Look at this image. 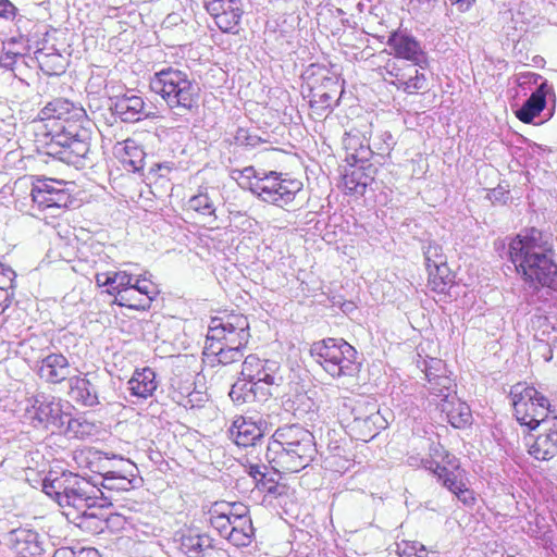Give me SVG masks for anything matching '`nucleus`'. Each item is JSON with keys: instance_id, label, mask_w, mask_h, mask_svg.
<instances>
[{"instance_id": "603ef678", "label": "nucleus", "mask_w": 557, "mask_h": 557, "mask_svg": "<svg viewBox=\"0 0 557 557\" xmlns=\"http://www.w3.org/2000/svg\"><path fill=\"white\" fill-rule=\"evenodd\" d=\"M13 293L5 287H0V314L11 305Z\"/></svg>"}, {"instance_id": "c03bdc74", "label": "nucleus", "mask_w": 557, "mask_h": 557, "mask_svg": "<svg viewBox=\"0 0 557 557\" xmlns=\"http://www.w3.org/2000/svg\"><path fill=\"white\" fill-rule=\"evenodd\" d=\"M260 136L250 131L239 127L234 136V143L237 146L246 147V148H255L260 144L264 143Z\"/></svg>"}, {"instance_id": "20e7f679", "label": "nucleus", "mask_w": 557, "mask_h": 557, "mask_svg": "<svg viewBox=\"0 0 557 557\" xmlns=\"http://www.w3.org/2000/svg\"><path fill=\"white\" fill-rule=\"evenodd\" d=\"M42 492L54 499L60 507L66 509L64 515L74 513L84 516L91 507H103L111 504L112 496L91 484L85 478L72 472H63L61 475L48 476L42 481Z\"/></svg>"}, {"instance_id": "cd10ccee", "label": "nucleus", "mask_w": 557, "mask_h": 557, "mask_svg": "<svg viewBox=\"0 0 557 557\" xmlns=\"http://www.w3.org/2000/svg\"><path fill=\"white\" fill-rule=\"evenodd\" d=\"M547 82H543L534 92L516 111V116L523 123H532L546 106V96L550 90Z\"/></svg>"}, {"instance_id": "052dcab7", "label": "nucleus", "mask_w": 557, "mask_h": 557, "mask_svg": "<svg viewBox=\"0 0 557 557\" xmlns=\"http://www.w3.org/2000/svg\"><path fill=\"white\" fill-rule=\"evenodd\" d=\"M366 185H367L366 183H359L358 182L357 185H356V191L362 193L364 190V188H366Z\"/></svg>"}, {"instance_id": "7c9ffc66", "label": "nucleus", "mask_w": 557, "mask_h": 557, "mask_svg": "<svg viewBox=\"0 0 557 557\" xmlns=\"http://www.w3.org/2000/svg\"><path fill=\"white\" fill-rule=\"evenodd\" d=\"M219 507L228 515L233 524L240 527L242 531L245 530L252 537L255 536V529L252 527V521L249 516L248 507L243 503H218Z\"/></svg>"}, {"instance_id": "79ce46f5", "label": "nucleus", "mask_w": 557, "mask_h": 557, "mask_svg": "<svg viewBox=\"0 0 557 557\" xmlns=\"http://www.w3.org/2000/svg\"><path fill=\"white\" fill-rule=\"evenodd\" d=\"M112 275V288H108L109 295L115 296L123 290L132 287V283L135 278L132 274L126 271H111Z\"/></svg>"}, {"instance_id": "ea45409f", "label": "nucleus", "mask_w": 557, "mask_h": 557, "mask_svg": "<svg viewBox=\"0 0 557 557\" xmlns=\"http://www.w3.org/2000/svg\"><path fill=\"white\" fill-rule=\"evenodd\" d=\"M417 367L424 373L426 381L434 380V376L446 373V364L437 358H422L417 360Z\"/></svg>"}, {"instance_id": "680f3d73", "label": "nucleus", "mask_w": 557, "mask_h": 557, "mask_svg": "<svg viewBox=\"0 0 557 557\" xmlns=\"http://www.w3.org/2000/svg\"><path fill=\"white\" fill-rule=\"evenodd\" d=\"M337 13H338L339 15L346 14V12H345L343 9H337Z\"/></svg>"}, {"instance_id": "f3484780", "label": "nucleus", "mask_w": 557, "mask_h": 557, "mask_svg": "<svg viewBox=\"0 0 557 557\" xmlns=\"http://www.w3.org/2000/svg\"><path fill=\"white\" fill-rule=\"evenodd\" d=\"M117 462V467L101 474V486L108 492H126L137 487L141 479L137 476L136 465L123 458Z\"/></svg>"}, {"instance_id": "6e6552de", "label": "nucleus", "mask_w": 557, "mask_h": 557, "mask_svg": "<svg viewBox=\"0 0 557 557\" xmlns=\"http://www.w3.org/2000/svg\"><path fill=\"white\" fill-rule=\"evenodd\" d=\"M517 421L531 430L545 422L550 411L548 399L532 386L517 384L510 392Z\"/></svg>"}, {"instance_id": "9b49d317", "label": "nucleus", "mask_w": 557, "mask_h": 557, "mask_svg": "<svg viewBox=\"0 0 557 557\" xmlns=\"http://www.w3.org/2000/svg\"><path fill=\"white\" fill-rule=\"evenodd\" d=\"M249 338L248 319L243 314L233 313L212 318L206 339L245 350Z\"/></svg>"}, {"instance_id": "aec40b11", "label": "nucleus", "mask_w": 557, "mask_h": 557, "mask_svg": "<svg viewBox=\"0 0 557 557\" xmlns=\"http://www.w3.org/2000/svg\"><path fill=\"white\" fill-rule=\"evenodd\" d=\"M387 45L394 50L395 57L412 62L411 65L422 70L428 65L426 53L413 36L395 32L389 36Z\"/></svg>"}, {"instance_id": "864d4df0", "label": "nucleus", "mask_w": 557, "mask_h": 557, "mask_svg": "<svg viewBox=\"0 0 557 557\" xmlns=\"http://www.w3.org/2000/svg\"><path fill=\"white\" fill-rule=\"evenodd\" d=\"M174 169V164L172 162H162V163H154L151 168V172H160V176H165L168 173H170Z\"/></svg>"}, {"instance_id": "b1692460", "label": "nucleus", "mask_w": 557, "mask_h": 557, "mask_svg": "<svg viewBox=\"0 0 557 557\" xmlns=\"http://www.w3.org/2000/svg\"><path fill=\"white\" fill-rule=\"evenodd\" d=\"M202 354L205 360L212 367L215 364L227 366L240 361L244 357V349L227 347L221 343L206 339Z\"/></svg>"}, {"instance_id": "412c9836", "label": "nucleus", "mask_w": 557, "mask_h": 557, "mask_svg": "<svg viewBox=\"0 0 557 557\" xmlns=\"http://www.w3.org/2000/svg\"><path fill=\"white\" fill-rule=\"evenodd\" d=\"M209 513L210 524L221 536L227 539L237 547L250 545L253 537L245 530L242 531L240 527L237 528V525L233 524L232 518L219 507L218 503L213 505Z\"/></svg>"}, {"instance_id": "5701e85b", "label": "nucleus", "mask_w": 557, "mask_h": 557, "mask_svg": "<svg viewBox=\"0 0 557 557\" xmlns=\"http://www.w3.org/2000/svg\"><path fill=\"white\" fill-rule=\"evenodd\" d=\"M145 108L146 104L141 96L126 92L115 97L112 110L123 122L134 123L149 116Z\"/></svg>"}, {"instance_id": "f03ea898", "label": "nucleus", "mask_w": 557, "mask_h": 557, "mask_svg": "<svg viewBox=\"0 0 557 557\" xmlns=\"http://www.w3.org/2000/svg\"><path fill=\"white\" fill-rule=\"evenodd\" d=\"M509 258L530 287L557 290V263L552 235L535 227L522 231L509 244Z\"/></svg>"}, {"instance_id": "7ed1b4c3", "label": "nucleus", "mask_w": 557, "mask_h": 557, "mask_svg": "<svg viewBox=\"0 0 557 557\" xmlns=\"http://www.w3.org/2000/svg\"><path fill=\"white\" fill-rule=\"evenodd\" d=\"M317 454L313 434L299 424H287L273 433L267 459L276 472L293 473L307 468Z\"/></svg>"}, {"instance_id": "e433bc0d", "label": "nucleus", "mask_w": 557, "mask_h": 557, "mask_svg": "<svg viewBox=\"0 0 557 557\" xmlns=\"http://www.w3.org/2000/svg\"><path fill=\"white\" fill-rule=\"evenodd\" d=\"M188 209L202 215H213L215 218V205L207 187L200 188L198 194L191 196L187 202Z\"/></svg>"}, {"instance_id": "393cba45", "label": "nucleus", "mask_w": 557, "mask_h": 557, "mask_svg": "<svg viewBox=\"0 0 557 557\" xmlns=\"http://www.w3.org/2000/svg\"><path fill=\"white\" fill-rule=\"evenodd\" d=\"M156 376L151 368L136 369L127 382L131 396L141 399L151 397L159 385Z\"/></svg>"}, {"instance_id": "58836bf2", "label": "nucleus", "mask_w": 557, "mask_h": 557, "mask_svg": "<svg viewBox=\"0 0 557 557\" xmlns=\"http://www.w3.org/2000/svg\"><path fill=\"white\" fill-rule=\"evenodd\" d=\"M264 470L265 467L260 465H249L246 468V472L253 479L256 487L262 488L269 494H275L277 491V485L273 480L267 479Z\"/></svg>"}, {"instance_id": "4be33fe9", "label": "nucleus", "mask_w": 557, "mask_h": 557, "mask_svg": "<svg viewBox=\"0 0 557 557\" xmlns=\"http://www.w3.org/2000/svg\"><path fill=\"white\" fill-rule=\"evenodd\" d=\"M267 422L262 419L253 421L251 418L236 417L230 426V437L236 445L248 447L253 446L265 432Z\"/></svg>"}, {"instance_id": "dca6fc26", "label": "nucleus", "mask_w": 557, "mask_h": 557, "mask_svg": "<svg viewBox=\"0 0 557 557\" xmlns=\"http://www.w3.org/2000/svg\"><path fill=\"white\" fill-rule=\"evenodd\" d=\"M103 379L97 374L73 375L69 379V395L78 405L95 407L107 400L102 393Z\"/></svg>"}, {"instance_id": "49530a36", "label": "nucleus", "mask_w": 557, "mask_h": 557, "mask_svg": "<svg viewBox=\"0 0 557 557\" xmlns=\"http://www.w3.org/2000/svg\"><path fill=\"white\" fill-rule=\"evenodd\" d=\"M398 555L399 557H428V550L418 542L404 543L398 545Z\"/></svg>"}, {"instance_id": "a211bd4d", "label": "nucleus", "mask_w": 557, "mask_h": 557, "mask_svg": "<svg viewBox=\"0 0 557 557\" xmlns=\"http://www.w3.org/2000/svg\"><path fill=\"white\" fill-rule=\"evenodd\" d=\"M36 373L48 384H61L69 381L71 375V364L63 354L48 350L42 352L36 363Z\"/></svg>"}, {"instance_id": "f257e3e1", "label": "nucleus", "mask_w": 557, "mask_h": 557, "mask_svg": "<svg viewBox=\"0 0 557 557\" xmlns=\"http://www.w3.org/2000/svg\"><path fill=\"white\" fill-rule=\"evenodd\" d=\"M39 117L47 121V153L75 168L92 164L90 149L91 129L83 108L76 107L66 99L58 98L46 104Z\"/></svg>"}, {"instance_id": "f8f14e48", "label": "nucleus", "mask_w": 557, "mask_h": 557, "mask_svg": "<svg viewBox=\"0 0 557 557\" xmlns=\"http://www.w3.org/2000/svg\"><path fill=\"white\" fill-rule=\"evenodd\" d=\"M63 185V182L54 180L39 181L33 185L30 190L33 209L52 218L61 215L64 209L73 202Z\"/></svg>"}, {"instance_id": "a19ab883", "label": "nucleus", "mask_w": 557, "mask_h": 557, "mask_svg": "<svg viewBox=\"0 0 557 557\" xmlns=\"http://www.w3.org/2000/svg\"><path fill=\"white\" fill-rule=\"evenodd\" d=\"M132 289H134L135 294H138L139 297H147L149 299V307L154 297L159 294L157 285L148 280L146 274L138 275L134 278Z\"/></svg>"}, {"instance_id": "9d476101", "label": "nucleus", "mask_w": 557, "mask_h": 557, "mask_svg": "<svg viewBox=\"0 0 557 557\" xmlns=\"http://www.w3.org/2000/svg\"><path fill=\"white\" fill-rule=\"evenodd\" d=\"M350 409L352 419L348 422L347 426L351 436L356 440L368 442L374 438L388 424L374 400L359 399L350 406Z\"/></svg>"}, {"instance_id": "09e8293b", "label": "nucleus", "mask_w": 557, "mask_h": 557, "mask_svg": "<svg viewBox=\"0 0 557 557\" xmlns=\"http://www.w3.org/2000/svg\"><path fill=\"white\" fill-rule=\"evenodd\" d=\"M22 58V54L14 52H5L0 57V66L7 70H14V65L18 59Z\"/></svg>"}, {"instance_id": "bf43d9fd", "label": "nucleus", "mask_w": 557, "mask_h": 557, "mask_svg": "<svg viewBox=\"0 0 557 557\" xmlns=\"http://www.w3.org/2000/svg\"><path fill=\"white\" fill-rule=\"evenodd\" d=\"M0 268L2 269V274L12 283L16 276L15 272L10 267H4L2 263H0Z\"/></svg>"}, {"instance_id": "2eb2a0df", "label": "nucleus", "mask_w": 557, "mask_h": 557, "mask_svg": "<svg viewBox=\"0 0 557 557\" xmlns=\"http://www.w3.org/2000/svg\"><path fill=\"white\" fill-rule=\"evenodd\" d=\"M207 12L223 33L238 34L244 15L242 0H203Z\"/></svg>"}, {"instance_id": "2f4dec72", "label": "nucleus", "mask_w": 557, "mask_h": 557, "mask_svg": "<svg viewBox=\"0 0 557 557\" xmlns=\"http://www.w3.org/2000/svg\"><path fill=\"white\" fill-rule=\"evenodd\" d=\"M35 60L39 69L48 76L60 75L65 71V59L54 49L46 52L44 49L35 51Z\"/></svg>"}, {"instance_id": "8fccbe9b", "label": "nucleus", "mask_w": 557, "mask_h": 557, "mask_svg": "<svg viewBox=\"0 0 557 557\" xmlns=\"http://www.w3.org/2000/svg\"><path fill=\"white\" fill-rule=\"evenodd\" d=\"M465 505H472L475 500L474 494L465 484L454 494Z\"/></svg>"}, {"instance_id": "bb28decb", "label": "nucleus", "mask_w": 557, "mask_h": 557, "mask_svg": "<svg viewBox=\"0 0 557 557\" xmlns=\"http://www.w3.org/2000/svg\"><path fill=\"white\" fill-rule=\"evenodd\" d=\"M181 549L188 557H213L218 553L213 547V540L208 534L188 531L181 537Z\"/></svg>"}, {"instance_id": "72a5a7b5", "label": "nucleus", "mask_w": 557, "mask_h": 557, "mask_svg": "<svg viewBox=\"0 0 557 557\" xmlns=\"http://www.w3.org/2000/svg\"><path fill=\"white\" fill-rule=\"evenodd\" d=\"M434 377V380L429 379L426 385L430 395L433 397L432 401L436 404L441 399H447L456 395L455 384L450 376L445 373Z\"/></svg>"}, {"instance_id": "473e14b6", "label": "nucleus", "mask_w": 557, "mask_h": 557, "mask_svg": "<svg viewBox=\"0 0 557 557\" xmlns=\"http://www.w3.org/2000/svg\"><path fill=\"white\" fill-rule=\"evenodd\" d=\"M230 397L237 405L250 403L253 400L267 399L261 398L260 388L257 387V385H255L252 382H249V380H245L243 376L232 385Z\"/></svg>"}, {"instance_id": "39448f33", "label": "nucleus", "mask_w": 557, "mask_h": 557, "mask_svg": "<svg viewBox=\"0 0 557 557\" xmlns=\"http://www.w3.org/2000/svg\"><path fill=\"white\" fill-rule=\"evenodd\" d=\"M149 86L174 115L187 119L198 109L200 88L185 71L165 66L150 77Z\"/></svg>"}, {"instance_id": "de8ad7c7", "label": "nucleus", "mask_w": 557, "mask_h": 557, "mask_svg": "<svg viewBox=\"0 0 557 557\" xmlns=\"http://www.w3.org/2000/svg\"><path fill=\"white\" fill-rule=\"evenodd\" d=\"M17 14V8L10 0H0V18L13 21Z\"/></svg>"}, {"instance_id": "4c0bfd02", "label": "nucleus", "mask_w": 557, "mask_h": 557, "mask_svg": "<svg viewBox=\"0 0 557 557\" xmlns=\"http://www.w3.org/2000/svg\"><path fill=\"white\" fill-rule=\"evenodd\" d=\"M113 304L135 310L149 309V299L147 297H139L138 294H135L132 287L115 295Z\"/></svg>"}, {"instance_id": "f704fd0d", "label": "nucleus", "mask_w": 557, "mask_h": 557, "mask_svg": "<svg viewBox=\"0 0 557 557\" xmlns=\"http://www.w3.org/2000/svg\"><path fill=\"white\" fill-rule=\"evenodd\" d=\"M423 467L432 471L440 482L453 494H455L463 483L458 479L456 472L448 470L446 467L440 466L433 460H422Z\"/></svg>"}, {"instance_id": "4d7b16f0", "label": "nucleus", "mask_w": 557, "mask_h": 557, "mask_svg": "<svg viewBox=\"0 0 557 557\" xmlns=\"http://www.w3.org/2000/svg\"><path fill=\"white\" fill-rule=\"evenodd\" d=\"M52 557H76V552L71 547H60Z\"/></svg>"}, {"instance_id": "c9c22d12", "label": "nucleus", "mask_w": 557, "mask_h": 557, "mask_svg": "<svg viewBox=\"0 0 557 557\" xmlns=\"http://www.w3.org/2000/svg\"><path fill=\"white\" fill-rule=\"evenodd\" d=\"M428 285L436 293H444L451 282L447 262L426 268Z\"/></svg>"}, {"instance_id": "c756f323", "label": "nucleus", "mask_w": 557, "mask_h": 557, "mask_svg": "<svg viewBox=\"0 0 557 557\" xmlns=\"http://www.w3.org/2000/svg\"><path fill=\"white\" fill-rule=\"evenodd\" d=\"M117 154L125 168L137 172L144 168L145 152L133 139H126L120 144Z\"/></svg>"}, {"instance_id": "0eeeda50", "label": "nucleus", "mask_w": 557, "mask_h": 557, "mask_svg": "<svg viewBox=\"0 0 557 557\" xmlns=\"http://www.w3.org/2000/svg\"><path fill=\"white\" fill-rule=\"evenodd\" d=\"M250 185L251 193L260 200L280 208L292 203L304 186L301 181L276 171H269Z\"/></svg>"}, {"instance_id": "3c124183", "label": "nucleus", "mask_w": 557, "mask_h": 557, "mask_svg": "<svg viewBox=\"0 0 557 557\" xmlns=\"http://www.w3.org/2000/svg\"><path fill=\"white\" fill-rule=\"evenodd\" d=\"M79 425H81V423L78 422V420L71 418V416L69 413H66L65 425L61 432H63L67 435H72V434L76 435L78 433L77 428Z\"/></svg>"}, {"instance_id": "37998d69", "label": "nucleus", "mask_w": 557, "mask_h": 557, "mask_svg": "<svg viewBox=\"0 0 557 557\" xmlns=\"http://www.w3.org/2000/svg\"><path fill=\"white\" fill-rule=\"evenodd\" d=\"M423 255L426 268L447 262L442 246L433 242L423 247Z\"/></svg>"}, {"instance_id": "1a4fd4ad", "label": "nucleus", "mask_w": 557, "mask_h": 557, "mask_svg": "<svg viewBox=\"0 0 557 557\" xmlns=\"http://www.w3.org/2000/svg\"><path fill=\"white\" fill-rule=\"evenodd\" d=\"M24 416L34 428L44 429L51 433L62 431L66 419L61 399L45 392H37L27 398Z\"/></svg>"}, {"instance_id": "a878e982", "label": "nucleus", "mask_w": 557, "mask_h": 557, "mask_svg": "<svg viewBox=\"0 0 557 557\" xmlns=\"http://www.w3.org/2000/svg\"><path fill=\"white\" fill-rule=\"evenodd\" d=\"M441 412L446 414L447 421L456 429L465 428L471 423L470 407L457 398L456 395L436 403Z\"/></svg>"}, {"instance_id": "423d86ee", "label": "nucleus", "mask_w": 557, "mask_h": 557, "mask_svg": "<svg viewBox=\"0 0 557 557\" xmlns=\"http://www.w3.org/2000/svg\"><path fill=\"white\" fill-rule=\"evenodd\" d=\"M310 356L333 379L355 376L359 372L357 350L343 338H324L314 342Z\"/></svg>"}, {"instance_id": "6ab92c4d", "label": "nucleus", "mask_w": 557, "mask_h": 557, "mask_svg": "<svg viewBox=\"0 0 557 557\" xmlns=\"http://www.w3.org/2000/svg\"><path fill=\"white\" fill-rule=\"evenodd\" d=\"M3 544L20 557H38L42 554L39 534L30 529H14L3 536Z\"/></svg>"}, {"instance_id": "4468645a", "label": "nucleus", "mask_w": 557, "mask_h": 557, "mask_svg": "<svg viewBox=\"0 0 557 557\" xmlns=\"http://www.w3.org/2000/svg\"><path fill=\"white\" fill-rule=\"evenodd\" d=\"M383 79L407 94H414L425 89L428 79L424 73L411 64L388 61L382 69Z\"/></svg>"}, {"instance_id": "5fc2aeb1", "label": "nucleus", "mask_w": 557, "mask_h": 557, "mask_svg": "<svg viewBox=\"0 0 557 557\" xmlns=\"http://www.w3.org/2000/svg\"><path fill=\"white\" fill-rule=\"evenodd\" d=\"M95 281H96L97 286H99V287L108 286L109 288H112L111 272L97 273L95 276Z\"/></svg>"}, {"instance_id": "c85d7f7f", "label": "nucleus", "mask_w": 557, "mask_h": 557, "mask_svg": "<svg viewBox=\"0 0 557 557\" xmlns=\"http://www.w3.org/2000/svg\"><path fill=\"white\" fill-rule=\"evenodd\" d=\"M529 453L539 460L553 458L557 454V430L548 429L536 435Z\"/></svg>"}, {"instance_id": "13d9d810", "label": "nucleus", "mask_w": 557, "mask_h": 557, "mask_svg": "<svg viewBox=\"0 0 557 557\" xmlns=\"http://www.w3.org/2000/svg\"><path fill=\"white\" fill-rule=\"evenodd\" d=\"M453 4H456L459 9V11L465 12L467 11L474 0H450Z\"/></svg>"}, {"instance_id": "6e6d98bb", "label": "nucleus", "mask_w": 557, "mask_h": 557, "mask_svg": "<svg viewBox=\"0 0 557 557\" xmlns=\"http://www.w3.org/2000/svg\"><path fill=\"white\" fill-rule=\"evenodd\" d=\"M76 557H100V554L96 548L83 547L76 552Z\"/></svg>"}, {"instance_id": "ddd939ff", "label": "nucleus", "mask_w": 557, "mask_h": 557, "mask_svg": "<svg viewBox=\"0 0 557 557\" xmlns=\"http://www.w3.org/2000/svg\"><path fill=\"white\" fill-rule=\"evenodd\" d=\"M280 371L281 364L276 360L248 355L243 361L240 375L260 388L261 398H268L271 395L270 387L282 383Z\"/></svg>"}, {"instance_id": "a18cd8bd", "label": "nucleus", "mask_w": 557, "mask_h": 557, "mask_svg": "<svg viewBox=\"0 0 557 557\" xmlns=\"http://www.w3.org/2000/svg\"><path fill=\"white\" fill-rule=\"evenodd\" d=\"M238 173H239V178L242 180L239 185L243 188H246L250 191H251L250 184H253V182L261 180L264 174H268L267 171H263V170L258 171L251 165L244 168L243 170L238 171Z\"/></svg>"}]
</instances>
